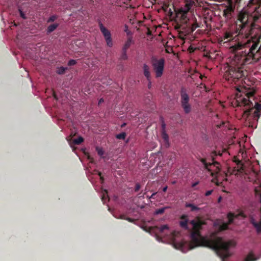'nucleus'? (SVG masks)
I'll return each instance as SVG.
<instances>
[{
  "label": "nucleus",
  "mask_w": 261,
  "mask_h": 261,
  "mask_svg": "<svg viewBox=\"0 0 261 261\" xmlns=\"http://www.w3.org/2000/svg\"><path fill=\"white\" fill-rule=\"evenodd\" d=\"M236 3L241 4L242 2L247 7L253 5H258L254 9V13L251 15L247 13L240 14L239 20L240 24H237L239 29V35L243 37L248 38L251 36V39L246 42H238L236 44L237 48L243 49L247 47L248 49V55L253 57V53L259 51V44L261 40V28L256 25L255 22L261 17V0H235ZM245 53L246 50L243 51Z\"/></svg>",
  "instance_id": "1"
},
{
  "label": "nucleus",
  "mask_w": 261,
  "mask_h": 261,
  "mask_svg": "<svg viewBox=\"0 0 261 261\" xmlns=\"http://www.w3.org/2000/svg\"><path fill=\"white\" fill-rule=\"evenodd\" d=\"M202 222L200 220H193L190 221L189 225L191 226V242L190 249L196 247H206L214 250L221 258L222 261H226L227 258L231 256L229 249L231 246H235L233 241L225 242L221 238H211L202 237L199 230L201 228Z\"/></svg>",
  "instance_id": "2"
},
{
  "label": "nucleus",
  "mask_w": 261,
  "mask_h": 261,
  "mask_svg": "<svg viewBox=\"0 0 261 261\" xmlns=\"http://www.w3.org/2000/svg\"><path fill=\"white\" fill-rule=\"evenodd\" d=\"M255 91L251 89H246L242 87L241 89H238V92L236 95L235 99L232 101L233 107H244L246 109L244 110V113L247 116L252 115L254 120L258 121L260 116L261 111V103L256 102L253 107V103L251 99H253Z\"/></svg>",
  "instance_id": "3"
},
{
  "label": "nucleus",
  "mask_w": 261,
  "mask_h": 261,
  "mask_svg": "<svg viewBox=\"0 0 261 261\" xmlns=\"http://www.w3.org/2000/svg\"><path fill=\"white\" fill-rule=\"evenodd\" d=\"M243 76H244L243 71L239 67L232 66H228V69L224 75L226 80L235 83Z\"/></svg>",
  "instance_id": "4"
},
{
  "label": "nucleus",
  "mask_w": 261,
  "mask_h": 261,
  "mask_svg": "<svg viewBox=\"0 0 261 261\" xmlns=\"http://www.w3.org/2000/svg\"><path fill=\"white\" fill-rule=\"evenodd\" d=\"M165 60L162 58L159 59L155 57L151 58V65L156 77H160L162 76L165 67Z\"/></svg>",
  "instance_id": "5"
},
{
  "label": "nucleus",
  "mask_w": 261,
  "mask_h": 261,
  "mask_svg": "<svg viewBox=\"0 0 261 261\" xmlns=\"http://www.w3.org/2000/svg\"><path fill=\"white\" fill-rule=\"evenodd\" d=\"M180 103L182 108L185 114H187L191 112L192 110V107L191 105L189 103L190 97L187 93V91L186 88L182 87L180 91Z\"/></svg>",
  "instance_id": "6"
},
{
  "label": "nucleus",
  "mask_w": 261,
  "mask_h": 261,
  "mask_svg": "<svg viewBox=\"0 0 261 261\" xmlns=\"http://www.w3.org/2000/svg\"><path fill=\"white\" fill-rule=\"evenodd\" d=\"M236 213H227V217L228 222H225L223 220L218 219L214 222V226L218 228L219 231H223L228 229V225L231 224L234 218L236 217L234 215Z\"/></svg>",
  "instance_id": "7"
},
{
  "label": "nucleus",
  "mask_w": 261,
  "mask_h": 261,
  "mask_svg": "<svg viewBox=\"0 0 261 261\" xmlns=\"http://www.w3.org/2000/svg\"><path fill=\"white\" fill-rule=\"evenodd\" d=\"M99 27L101 32L104 36L107 45L109 47H112L113 46V41L110 31L105 28L100 22H99Z\"/></svg>",
  "instance_id": "8"
},
{
  "label": "nucleus",
  "mask_w": 261,
  "mask_h": 261,
  "mask_svg": "<svg viewBox=\"0 0 261 261\" xmlns=\"http://www.w3.org/2000/svg\"><path fill=\"white\" fill-rule=\"evenodd\" d=\"M197 159L203 164L204 166V169L206 170L208 172H211L212 175H213V173H212V170L211 169V167L212 166H216L218 169V171H220V168L217 165L219 164V163L217 161H213L212 163L207 162L206 159L205 158H203L200 156L197 157Z\"/></svg>",
  "instance_id": "9"
},
{
  "label": "nucleus",
  "mask_w": 261,
  "mask_h": 261,
  "mask_svg": "<svg viewBox=\"0 0 261 261\" xmlns=\"http://www.w3.org/2000/svg\"><path fill=\"white\" fill-rule=\"evenodd\" d=\"M234 10V7L232 3L230 2L228 5L226 6L223 11L222 15L227 19H230L232 17V13Z\"/></svg>",
  "instance_id": "10"
},
{
  "label": "nucleus",
  "mask_w": 261,
  "mask_h": 261,
  "mask_svg": "<svg viewBox=\"0 0 261 261\" xmlns=\"http://www.w3.org/2000/svg\"><path fill=\"white\" fill-rule=\"evenodd\" d=\"M189 12L186 11L185 9L179 8L178 11L176 12V16L177 18H179L181 23L186 24L187 23L189 19L187 17V14Z\"/></svg>",
  "instance_id": "11"
},
{
  "label": "nucleus",
  "mask_w": 261,
  "mask_h": 261,
  "mask_svg": "<svg viewBox=\"0 0 261 261\" xmlns=\"http://www.w3.org/2000/svg\"><path fill=\"white\" fill-rule=\"evenodd\" d=\"M250 222L255 228L257 233H261V215L258 222H257L253 218H251Z\"/></svg>",
  "instance_id": "12"
},
{
  "label": "nucleus",
  "mask_w": 261,
  "mask_h": 261,
  "mask_svg": "<svg viewBox=\"0 0 261 261\" xmlns=\"http://www.w3.org/2000/svg\"><path fill=\"white\" fill-rule=\"evenodd\" d=\"M165 126L166 125H165V123H163L162 125V137L163 139L164 140V141H165V143L166 144H167L169 146V136L165 130Z\"/></svg>",
  "instance_id": "13"
},
{
  "label": "nucleus",
  "mask_w": 261,
  "mask_h": 261,
  "mask_svg": "<svg viewBox=\"0 0 261 261\" xmlns=\"http://www.w3.org/2000/svg\"><path fill=\"white\" fill-rule=\"evenodd\" d=\"M143 74L148 81H150V72L149 67L146 64H144L143 66Z\"/></svg>",
  "instance_id": "14"
},
{
  "label": "nucleus",
  "mask_w": 261,
  "mask_h": 261,
  "mask_svg": "<svg viewBox=\"0 0 261 261\" xmlns=\"http://www.w3.org/2000/svg\"><path fill=\"white\" fill-rule=\"evenodd\" d=\"M101 200L103 204H106L109 201V197L108 196V192L107 190H102L101 191Z\"/></svg>",
  "instance_id": "15"
},
{
  "label": "nucleus",
  "mask_w": 261,
  "mask_h": 261,
  "mask_svg": "<svg viewBox=\"0 0 261 261\" xmlns=\"http://www.w3.org/2000/svg\"><path fill=\"white\" fill-rule=\"evenodd\" d=\"M181 221H180V225L181 227L188 229V226L187 224L188 219L186 215H183L181 217Z\"/></svg>",
  "instance_id": "16"
},
{
  "label": "nucleus",
  "mask_w": 261,
  "mask_h": 261,
  "mask_svg": "<svg viewBox=\"0 0 261 261\" xmlns=\"http://www.w3.org/2000/svg\"><path fill=\"white\" fill-rule=\"evenodd\" d=\"M259 257H255L253 253L250 252L247 256L245 257L244 261H256L259 259Z\"/></svg>",
  "instance_id": "17"
},
{
  "label": "nucleus",
  "mask_w": 261,
  "mask_h": 261,
  "mask_svg": "<svg viewBox=\"0 0 261 261\" xmlns=\"http://www.w3.org/2000/svg\"><path fill=\"white\" fill-rule=\"evenodd\" d=\"M113 216L116 218H120L127 220L129 222H133V219L130 218H125V216L124 213H113Z\"/></svg>",
  "instance_id": "18"
},
{
  "label": "nucleus",
  "mask_w": 261,
  "mask_h": 261,
  "mask_svg": "<svg viewBox=\"0 0 261 261\" xmlns=\"http://www.w3.org/2000/svg\"><path fill=\"white\" fill-rule=\"evenodd\" d=\"M59 26L58 23H54L49 25L46 30L47 33L49 34L55 31Z\"/></svg>",
  "instance_id": "19"
},
{
  "label": "nucleus",
  "mask_w": 261,
  "mask_h": 261,
  "mask_svg": "<svg viewBox=\"0 0 261 261\" xmlns=\"http://www.w3.org/2000/svg\"><path fill=\"white\" fill-rule=\"evenodd\" d=\"M256 196L258 197L260 207V212H261V186H260L258 188H256L254 190Z\"/></svg>",
  "instance_id": "20"
},
{
  "label": "nucleus",
  "mask_w": 261,
  "mask_h": 261,
  "mask_svg": "<svg viewBox=\"0 0 261 261\" xmlns=\"http://www.w3.org/2000/svg\"><path fill=\"white\" fill-rule=\"evenodd\" d=\"M193 3L194 2L192 1H187L186 2L185 7H181V8L185 9V10H186V11L189 12L190 10L191 7H192Z\"/></svg>",
  "instance_id": "21"
},
{
  "label": "nucleus",
  "mask_w": 261,
  "mask_h": 261,
  "mask_svg": "<svg viewBox=\"0 0 261 261\" xmlns=\"http://www.w3.org/2000/svg\"><path fill=\"white\" fill-rule=\"evenodd\" d=\"M132 43V39L129 38L124 44L122 50L126 51L127 49L130 47Z\"/></svg>",
  "instance_id": "22"
},
{
  "label": "nucleus",
  "mask_w": 261,
  "mask_h": 261,
  "mask_svg": "<svg viewBox=\"0 0 261 261\" xmlns=\"http://www.w3.org/2000/svg\"><path fill=\"white\" fill-rule=\"evenodd\" d=\"M186 207H190L192 211H194L199 210V208L195 205L191 203H187L185 205Z\"/></svg>",
  "instance_id": "23"
},
{
  "label": "nucleus",
  "mask_w": 261,
  "mask_h": 261,
  "mask_svg": "<svg viewBox=\"0 0 261 261\" xmlns=\"http://www.w3.org/2000/svg\"><path fill=\"white\" fill-rule=\"evenodd\" d=\"M232 35L230 33L226 32L224 34V39L226 40V41H228L232 39Z\"/></svg>",
  "instance_id": "24"
},
{
  "label": "nucleus",
  "mask_w": 261,
  "mask_h": 261,
  "mask_svg": "<svg viewBox=\"0 0 261 261\" xmlns=\"http://www.w3.org/2000/svg\"><path fill=\"white\" fill-rule=\"evenodd\" d=\"M126 137V134L125 132H122L120 134H117L116 136V138L118 139L124 140Z\"/></svg>",
  "instance_id": "25"
},
{
  "label": "nucleus",
  "mask_w": 261,
  "mask_h": 261,
  "mask_svg": "<svg viewBox=\"0 0 261 261\" xmlns=\"http://www.w3.org/2000/svg\"><path fill=\"white\" fill-rule=\"evenodd\" d=\"M67 70V67H60L57 70V73L59 74H63L65 73V71Z\"/></svg>",
  "instance_id": "26"
},
{
  "label": "nucleus",
  "mask_w": 261,
  "mask_h": 261,
  "mask_svg": "<svg viewBox=\"0 0 261 261\" xmlns=\"http://www.w3.org/2000/svg\"><path fill=\"white\" fill-rule=\"evenodd\" d=\"M84 141V139L82 137H79L77 139L73 140L75 145H79Z\"/></svg>",
  "instance_id": "27"
},
{
  "label": "nucleus",
  "mask_w": 261,
  "mask_h": 261,
  "mask_svg": "<svg viewBox=\"0 0 261 261\" xmlns=\"http://www.w3.org/2000/svg\"><path fill=\"white\" fill-rule=\"evenodd\" d=\"M222 153H220V152H217L216 151H214L212 152V154H211V157H212V160H214V156H216V155H222Z\"/></svg>",
  "instance_id": "28"
},
{
  "label": "nucleus",
  "mask_w": 261,
  "mask_h": 261,
  "mask_svg": "<svg viewBox=\"0 0 261 261\" xmlns=\"http://www.w3.org/2000/svg\"><path fill=\"white\" fill-rule=\"evenodd\" d=\"M168 228L169 227L167 225H164L159 228V231L161 233H162L165 229H168Z\"/></svg>",
  "instance_id": "29"
},
{
  "label": "nucleus",
  "mask_w": 261,
  "mask_h": 261,
  "mask_svg": "<svg viewBox=\"0 0 261 261\" xmlns=\"http://www.w3.org/2000/svg\"><path fill=\"white\" fill-rule=\"evenodd\" d=\"M121 59L125 60L127 59V56L126 55V51L122 50V53L120 57Z\"/></svg>",
  "instance_id": "30"
},
{
  "label": "nucleus",
  "mask_w": 261,
  "mask_h": 261,
  "mask_svg": "<svg viewBox=\"0 0 261 261\" xmlns=\"http://www.w3.org/2000/svg\"><path fill=\"white\" fill-rule=\"evenodd\" d=\"M57 18V17L56 15H53L48 18L47 22H54Z\"/></svg>",
  "instance_id": "31"
},
{
  "label": "nucleus",
  "mask_w": 261,
  "mask_h": 261,
  "mask_svg": "<svg viewBox=\"0 0 261 261\" xmlns=\"http://www.w3.org/2000/svg\"><path fill=\"white\" fill-rule=\"evenodd\" d=\"M199 26L197 24V22H195V23H194L192 25V27H191V32H194L196 29L197 28H198Z\"/></svg>",
  "instance_id": "32"
},
{
  "label": "nucleus",
  "mask_w": 261,
  "mask_h": 261,
  "mask_svg": "<svg viewBox=\"0 0 261 261\" xmlns=\"http://www.w3.org/2000/svg\"><path fill=\"white\" fill-rule=\"evenodd\" d=\"M76 60L71 59L69 61V62L68 63V65L69 66H72V65H74L75 64H76Z\"/></svg>",
  "instance_id": "33"
},
{
  "label": "nucleus",
  "mask_w": 261,
  "mask_h": 261,
  "mask_svg": "<svg viewBox=\"0 0 261 261\" xmlns=\"http://www.w3.org/2000/svg\"><path fill=\"white\" fill-rule=\"evenodd\" d=\"M96 150H97V153H98V154L99 155H100V156H101V155H103V153H104L103 151V150H102V149H101V148H98V147H96Z\"/></svg>",
  "instance_id": "34"
},
{
  "label": "nucleus",
  "mask_w": 261,
  "mask_h": 261,
  "mask_svg": "<svg viewBox=\"0 0 261 261\" xmlns=\"http://www.w3.org/2000/svg\"><path fill=\"white\" fill-rule=\"evenodd\" d=\"M18 10H19V12L20 15L21 17L22 18L24 19H26L27 17L25 16V15L22 12V11L21 9H20Z\"/></svg>",
  "instance_id": "35"
},
{
  "label": "nucleus",
  "mask_w": 261,
  "mask_h": 261,
  "mask_svg": "<svg viewBox=\"0 0 261 261\" xmlns=\"http://www.w3.org/2000/svg\"><path fill=\"white\" fill-rule=\"evenodd\" d=\"M141 188L140 185L139 183H137L135 186V192H138Z\"/></svg>",
  "instance_id": "36"
},
{
  "label": "nucleus",
  "mask_w": 261,
  "mask_h": 261,
  "mask_svg": "<svg viewBox=\"0 0 261 261\" xmlns=\"http://www.w3.org/2000/svg\"><path fill=\"white\" fill-rule=\"evenodd\" d=\"M98 175H99V176L100 177V179L101 180V182H103V181H104V178L102 176V173L100 172H99L98 173Z\"/></svg>",
  "instance_id": "37"
},
{
  "label": "nucleus",
  "mask_w": 261,
  "mask_h": 261,
  "mask_svg": "<svg viewBox=\"0 0 261 261\" xmlns=\"http://www.w3.org/2000/svg\"><path fill=\"white\" fill-rule=\"evenodd\" d=\"M213 192V190H209V191H206V192L205 193V195L206 196H210V195L212 194Z\"/></svg>",
  "instance_id": "38"
},
{
  "label": "nucleus",
  "mask_w": 261,
  "mask_h": 261,
  "mask_svg": "<svg viewBox=\"0 0 261 261\" xmlns=\"http://www.w3.org/2000/svg\"><path fill=\"white\" fill-rule=\"evenodd\" d=\"M164 209L162 208H160L159 210H156L155 212L160 213V212H164Z\"/></svg>",
  "instance_id": "39"
},
{
  "label": "nucleus",
  "mask_w": 261,
  "mask_h": 261,
  "mask_svg": "<svg viewBox=\"0 0 261 261\" xmlns=\"http://www.w3.org/2000/svg\"><path fill=\"white\" fill-rule=\"evenodd\" d=\"M199 184L198 181H196L192 185V187L194 188Z\"/></svg>",
  "instance_id": "40"
},
{
  "label": "nucleus",
  "mask_w": 261,
  "mask_h": 261,
  "mask_svg": "<svg viewBox=\"0 0 261 261\" xmlns=\"http://www.w3.org/2000/svg\"><path fill=\"white\" fill-rule=\"evenodd\" d=\"M168 189V186H166L163 189V191L164 192H166L167 191V190Z\"/></svg>",
  "instance_id": "41"
},
{
  "label": "nucleus",
  "mask_w": 261,
  "mask_h": 261,
  "mask_svg": "<svg viewBox=\"0 0 261 261\" xmlns=\"http://www.w3.org/2000/svg\"><path fill=\"white\" fill-rule=\"evenodd\" d=\"M175 158V154L174 153V154H172L171 155L170 159L171 160L173 158Z\"/></svg>",
  "instance_id": "42"
},
{
  "label": "nucleus",
  "mask_w": 261,
  "mask_h": 261,
  "mask_svg": "<svg viewBox=\"0 0 261 261\" xmlns=\"http://www.w3.org/2000/svg\"><path fill=\"white\" fill-rule=\"evenodd\" d=\"M238 214H239V215L240 216L246 217L245 213H238Z\"/></svg>",
  "instance_id": "43"
},
{
  "label": "nucleus",
  "mask_w": 261,
  "mask_h": 261,
  "mask_svg": "<svg viewBox=\"0 0 261 261\" xmlns=\"http://www.w3.org/2000/svg\"><path fill=\"white\" fill-rule=\"evenodd\" d=\"M103 102V98H100L99 100V101H98V105H99L100 103H102Z\"/></svg>",
  "instance_id": "44"
},
{
  "label": "nucleus",
  "mask_w": 261,
  "mask_h": 261,
  "mask_svg": "<svg viewBox=\"0 0 261 261\" xmlns=\"http://www.w3.org/2000/svg\"><path fill=\"white\" fill-rule=\"evenodd\" d=\"M125 125H126V123H124L123 124H122L121 125V127H124Z\"/></svg>",
  "instance_id": "45"
},
{
  "label": "nucleus",
  "mask_w": 261,
  "mask_h": 261,
  "mask_svg": "<svg viewBox=\"0 0 261 261\" xmlns=\"http://www.w3.org/2000/svg\"><path fill=\"white\" fill-rule=\"evenodd\" d=\"M150 86H151V83H150V82L149 81V84H148V88H150Z\"/></svg>",
  "instance_id": "46"
},
{
  "label": "nucleus",
  "mask_w": 261,
  "mask_h": 261,
  "mask_svg": "<svg viewBox=\"0 0 261 261\" xmlns=\"http://www.w3.org/2000/svg\"><path fill=\"white\" fill-rule=\"evenodd\" d=\"M155 195V193H153L152 194V195L151 196L150 198H152L153 197V196Z\"/></svg>",
  "instance_id": "47"
},
{
  "label": "nucleus",
  "mask_w": 261,
  "mask_h": 261,
  "mask_svg": "<svg viewBox=\"0 0 261 261\" xmlns=\"http://www.w3.org/2000/svg\"><path fill=\"white\" fill-rule=\"evenodd\" d=\"M54 97H55V98H57V97H56V96L55 94L54 95Z\"/></svg>",
  "instance_id": "48"
},
{
  "label": "nucleus",
  "mask_w": 261,
  "mask_h": 261,
  "mask_svg": "<svg viewBox=\"0 0 261 261\" xmlns=\"http://www.w3.org/2000/svg\"><path fill=\"white\" fill-rule=\"evenodd\" d=\"M175 182H176V181H173L172 183H173V184H175Z\"/></svg>",
  "instance_id": "49"
}]
</instances>
